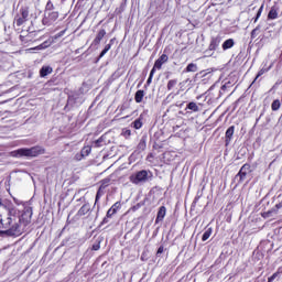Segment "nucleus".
I'll use <instances>...</instances> for the list:
<instances>
[{
  "instance_id": "nucleus-14",
  "label": "nucleus",
  "mask_w": 282,
  "mask_h": 282,
  "mask_svg": "<svg viewBox=\"0 0 282 282\" xmlns=\"http://www.w3.org/2000/svg\"><path fill=\"white\" fill-rule=\"evenodd\" d=\"M275 19H279V6H272L268 13L269 21H274Z\"/></svg>"
},
{
  "instance_id": "nucleus-26",
  "label": "nucleus",
  "mask_w": 282,
  "mask_h": 282,
  "mask_svg": "<svg viewBox=\"0 0 282 282\" xmlns=\"http://www.w3.org/2000/svg\"><path fill=\"white\" fill-rule=\"evenodd\" d=\"M271 109L272 111H279L281 109V100H273V102L271 104Z\"/></svg>"
},
{
  "instance_id": "nucleus-9",
  "label": "nucleus",
  "mask_w": 282,
  "mask_h": 282,
  "mask_svg": "<svg viewBox=\"0 0 282 282\" xmlns=\"http://www.w3.org/2000/svg\"><path fill=\"white\" fill-rule=\"evenodd\" d=\"M164 63H169V55L166 54H162L155 62H154V66L152 67V69H154V72L156 69H162V65H164Z\"/></svg>"
},
{
  "instance_id": "nucleus-15",
  "label": "nucleus",
  "mask_w": 282,
  "mask_h": 282,
  "mask_svg": "<svg viewBox=\"0 0 282 282\" xmlns=\"http://www.w3.org/2000/svg\"><path fill=\"white\" fill-rule=\"evenodd\" d=\"M107 36V31L101 29L98 31L96 37L93 41V45H100V42Z\"/></svg>"
},
{
  "instance_id": "nucleus-7",
  "label": "nucleus",
  "mask_w": 282,
  "mask_h": 282,
  "mask_svg": "<svg viewBox=\"0 0 282 282\" xmlns=\"http://www.w3.org/2000/svg\"><path fill=\"white\" fill-rule=\"evenodd\" d=\"M250 173H252V166L250 165V163H245L240 167L239 172L236 174V177H239L238 184H243L246 177H248Z\"/></svg>"
},
{
  "instance_id": "nucleus-12",
  "label": "nucleus",
  "mask_w": 282,
  "mask_h": 282,
  "mask_svg": "<svg viewBox=\"0 0 282 282\" xmlns=\"http://www.w3.org/2000/svg\"><path fill=\"white\" fill-rule=\"evenodd\" d=\"M220 43H221V37H219V36L212 37L209 45H208V51L215 52L217 50V47H219Z\"/></svg>"
},
{
  "instance_id": "nucleus-28",
  "label": "nucleus",
  "mask_w": 282,
  "mask_h": 282,
  "mask_svg": "<svg viewBox=\"0 0 282 282\" xmlns=\"http://www.w3.org/2000/svg\"><path fill=\"white\" fill-rule=\"evenodd\" d=\"M267 72H269V68H262L258 72L256 78L252 82V85H254V83H257V80H259V78H261V76H263V74H267Z\"/></svg>"
},
{
  "instance_id": "nucleus-32",
  "label": "nucleus",
  "mask_w": 282,
  "mask_h": 282,
  "mask_svg": "<svg viewBox=\"0 0 282 282\" xmlns=\"http://www.w3.org/2000/svg\"><path fill=\"white\" fill-rule=\"evenodd\" d=\"M142 118H138L132 122V126L134 127V129H142Z\"/></svg>"
},
{
  "instance_id": "nucleus-30",
  "label": "nucleus",
  "mask_w": 282,
  "mask_h": 282,
  "mask_svg": "<svg viewBox=\"0 0 282 282\" xmlns=\"http://www.w3.org/2000/svg\"><path fill=\"white\" fill-rule=\"evenodd\" d=\"M279 274H282V267L278 268L276 272L273 273L270 278H268V282H273Z\"/></svg>"
},
{
  "instance_id": "nucleus-19",
  "label": "nucleus",
  "mask_w": 282,
  "mask_h": 282,
  "mask_svg": "<svg viewBox=\"0 0 282 282\" xmlns=\"http://www.w3.org/2000/svg\"><path fill=\"white\" fill-rule=\"evenodd\" d=\"M259 34H261V24H258L250 33V37L251 41H254V39H257V36H259Z\"/></svg>"
},
{
  "instance_id": "nucleus-20",
  "label": "nucleus",
  "mask_w": 282,
  "mask_h": 282,
  "mask_svg": "<svg viewBox=\"0 0 282 282\" xmlns=\"http://www.w3.org/2000/svg\"><path fill=\"white\" fill-rule=\"evenodd\" d=\"M183 72H184V74L197 72V64L189 63Z\"/></svg>"
},
{
  "instance_id": "nucleus-33",
  "label": "nucleus",
  "mask_w": 282,
  "mask_h": 282,
  "mask_svg": "<svg viewBox=\"0 0 282 282\" xmlns=\"http://www.w3.org/2000/svg\"><path fill=\"white\" fill-rule=\"evenodd\" d=\"M46 12H54V3H52V0H48L45 7Z\"/></svg>"
},
{
  "instance_id": "nucleus-37",
  "label": "nucleus",
  "mask_w": 282,
  "mask_h": 282,
  "mask_svg": "<svg viewBox=\"0 0 282 282\" xmlns=\"http://www.w3.org/2000/svg\"><path fill=\"white\" fill-rule=\"evenodd\" d=\"M162 252H164V247H159L158 251H156V257H160V254H162Z\"/></svg>"
},
{
  "instance_id": "nucleus-6",
  "label": "nucleus",
  "mask_w": 282,
  "mask_h": 282,
  "mask_svg": "<svg viewBox=\"0 0 282 282\" xmlns=\"http://www.w3.org/2000/svg\"><path fill=\"white\" fill-rule=\"evenodd\" d=\"M59 13L58 11H45L44 18L42 19L43 25H54L58 21Z\"/></svg>"
},
{
  "instance_id": "nucleus-16",
  "label": "nucleus",
  "mask_w": 282,
  "mask_h": 282,
  "mask_svg": "<svg viewBox=\"0 0 282 282\" xmlns=\"http://www.w3.org/2000/svg\"><path fill=\"white\" fill-rule=\"evenodd\" d=\"M164 217H166V207L161 206L156 214L155 224H160V221H164Z\"/></svg>"
},
{
  "instance_id": "nucleus-11",
  "label": "nucleus",
  "mask_w": 282,
  "mask_h": 282,
  "mask_svg": "<svg viewBox=\"0 0 282 282\" xmlns=\"http://www.w3.org/2000/svg\"><path fill=\"white\" fill-rule=\"evenodd\" d=\"M89 153H91V148L90 145H86L82 149L80 153H77L75 155V160H77V162H80V160H83L84 158H87Z\"/></svg>"
},
{
  "instance_id": "nucleus-8",
  "label": "nucleus",
  "mask_w": 282,
  "mask_h": 282,
  "mask_svg": "<svg viewBox=\"0 0 282 282\" xmlns=\"http://www.w3.org/2000/svg\"><path fill=\"white\" fill-rule=\"evenodd\" d=\"M109 184H111V178L106 177L104 180L100 181V186L96 193V197H95V206L96 204H98V202H100V197L102 195H105V189L109 186Z\"/></svg>"
},
{
  "instance_id": "nucleus-29",
  "label": "nucleus",
  "mask_w": 282,
  "mask_h": 282,
  "mask_svg": "<svg viewBox=\"0 0 282 282\" xmlns=\"http://www.w3.org/2000/svg\"><path fill=\"white\" fill-rule=\"evenodd\" d=\"M210 235H213V229L208 228L202 237V241H208V239H210Z\"/></svg>"
},
{
  "instance_id": "nucleus-43",
  "label": "nucleus",
  "mask_w": 282,
  "mask_h": 282,
  "mask_svg": "<svg viewBox=\"0 0 282 282\" xmlns=\"http://www.w3.org/2000/svg\"><path fill=\"white\" fill-rule=\"evenodd\" d=\"M35 50H45V46L43 44H40L35 47Z\"/></svg>"
},
{
  "instance_id": "nucleus-22",
  "label": "nucleus",
  "mask_w": 282,
  "mask_h": 282,
  "mask_svg": "<svg viewBox=\"0 0 282 282\" xmlns=\"http://www.w3.org/2000/svg\"><path fill=\"white\" fill-rule=\"evenodd\" d=\"M111 45H113V39H111L110 43L107 44L105 48L101 51V53L99 54L98 61H100V58H102V56H105V54H107V52L111 50Z\"/></svg>"
},
{
  "instance_id": "nucleus-34",
  "label": "nucleus",
  "mask_w": 282,
  "mask_h": 282,
  "mask_svg": "<svg viewBox=\"0 0 282 282\" xmlns=\"http://www.w3.org/2000/svg\"><path fill=\"white\" fill-rule=\"evenodd\" d=\"M65 32H67V28L64 29L63 31L56 33V34L53 36V40H54V41H57V39H61L62 36H65Z\"/></svg>"
},
{
  "instance_id": "nucleus-35",
  "label": "nucleus",
  "mask_w": 282,
  "mask_h": 282,
  "mask_svg": "<svg viewBox=\"0 0 282 282\" xmlns=\"http://www.w3.org/2000/svg\"><path fill=\"white\" fill-rule=\"evenodd\" d=\"M155 74V68L154 69H151L150 72V75H149V78L147 80V85H151V83H153V76Z\"/></svg>"
},
{
  "instance_id": "nucleus-5",
  "label": "nucleus",
  "mask_w": 282,
  "mask_h": 282,
  "mask_svg": "<svg viewBox=\"0 0 282 282\" xmlns=\"http://www.w3.org/2000/svg\"><path fill=\"white\" fill-rule=\"evenodd\" d=\"M131 184H142L149 180V172L147 170H141L129 177Z\"/></svg>"
},
{
  "instance_id": "nucleus-36",
  "label": "nucleus",
  "mask_w": 282,
  "mask_h": 282,
  "mask_svg": "<svg viewBox=\"0 0 282 282\" xmlns=\"http://www.w3.org/2000/svg\"><path fill=\"white\" fill-rule=\"evenodd\" d=\"M102 141H104L102 137H100L95 141L96 149H99V147H102Z\"/></svg>"
},
{
  "instance_id": "nucleus-39",
  "label": "nucleus",
  "mask_w": 282,
  "mask_h": 282,
  "mask_svg": "<svg viewBox=\"0 0 282 282\" xmlns=\"http://www.w3.org/2000/svg\"><path fill=\"white\" fill-rule=\"evenodd\" d=\"M99 248H100V242H97V243L93 245L91 250L97 251Z\"/></svg>"
},
{
  "instance_id": "nucleus-41",
  "label": "nucleus",
  "mask_w": 282,
  "mask_h": 282,
  "mask_svg": "<svg viewBox=\"0 0 282 282\" xmlns=\"http://www.w3.org/2000/svg\"><path fill=\"white\" fill-rule=\"evenodd\" d=\"M123 135H126V137H130L131 135V130H126L124 132H123Z\"/></svg>"
},
{
  "instance_id": "nucleus-4",
  "label": "nucleus",
  "mask_w": 282,
  "mask_h": 282,
  "mask_svg": "<svg viewBox=\"0 0 282 282\" xmlns=\"http://www.w3.org/2000/svg\"><path fill=\"white\" fill-rule=\"evenodd\" d=\"M120 208H122V203L118 200L107 210L106 216L100 223V226H105V224H109V219L113 218V215H117Z\"/></svg>"
},
{
  "instance_id": "nucleus-23",
  "label": "nucleus",
  "mask_w": 282,
  "mask_h": 282,
  "mask_svg": "<svg viewBox=\"0 0 282 282\" xmlns=\"http://www.w3.org/2000/svg\"><path fill=\"white\" fill-rule=\"evenodd\" d=\"M186 109H189V111H193L194 113H197L199 111V106H197L196 102L191 101L187 104Z\"/></svg>"
},
{
  "instance_id": "nucleus-2",
  "label": "nucleus",
  "mask_w": 282,
  "mask_h": 282,
  "mask_svg": "<svg viewBox=\"0 0 282 282\" xmlns=\"http://www.w3.org/2000/svg\"><path fill=\"white\" fill-rule=\"evenodd\" d=\"M45 153V149L36 145L32 148H21L13 152H11V155L13 158H39V155H43Z\"/></svg>"
},
{
  "instance_id": "nucleus-17",
  "label": "nucleus",
  "mask_w": 282,
  "mask_h": 282,
  "mask_svg": "<svg viewBox=\"0 0 282 282\" xmlns=\"http://www.w3.org/2000/svg\"><path fill=\"white\" fill-rule=\"evenodd\" d=\"M53 72L54 69L51 66H42L40 69V76L41 78H45V76H50Z\"/></svg>"
},
{
  "instance_id": "nucleus-18",
  "label": "nucleus",
  "mask_w": 282,
  "mask_h": 282,
  "mask_svg": "<svg viewBox=\"0 0 282 282\" xmlns=\"http://www.w3.org/2000/svg\"><path fill=\"white\" fill-rule=\"evenodd\" d=\"M231 47H235V40L228 39L223 43V50L226 52V50H231Z\"/></svg>"
},
{
  "instance_id": "nucleus-13",
  "label": "nucleus",
  "mask_w": 282,
  "mask_h": 282,
  "mask_svg": "<svg viewBox=\"0 0 282 282\" xmlns=\"http://www.w3.org/2000/svg\"><path fill=\"white\" fill-rule=\"evenodd\" d=\"M232 135H235V126H231L226 130V133H225L226 147H228L232 141Z\"/></svg>"
},
{
  "instance_id": "nucleus-1",
  "label": "nucleus",
  "mask_w": 282,
  "mask_h": 282,
  "mask_svg": "<svg viewBox=\"0 0 282 282\" xmlns=\"http://www.w3.org/2000/svg\"><path fill=\"white\" fill-rule=\"evenodd\" d=\"M32 207H25L21 212L12 200L0 198V235L21 237L32 224Z\"/></svg>"
},
{
  "instance_id": "nucleus-38",
  "label": "nucleus",
  "mask_w": 282,
  "mask_h": 282,
  "mask_svg": "<svg viewBox=\"0 0 282 282\" xmlns=\"http://www.w3.org/2000/svg\"><path fill=\"white\" fill-rule=\"evenodd\" d=\"M42 45H44V48L47 50V47H50V45H52V43L50 41H45L42 43Z\"/></svg>"
},
{
  "instance_id": "nucleus-40",
  "label": "nucleus",
  "mask_w": 282,
  "mask_h": 282,
  "mask_svg": "<svg viewBox=\"0 0 282 282\" xmlns=\"http://www.w3.org/2000/svg\"><path fill=\"white\" fill-rule=\"evenodd\" d=\"M270 213H272V212H267V213L262 214V217L264 219H268V217H270Z\"/></svg>"
},
{
  "instance_id": "nucleus-27",
  "label": "nucleus",
  "mask_w": 282,
  "mask_h": 282,
  "mask_svg": "<svg viewBox=\"0 0 282 282\" xmlns=\"http://www.w3.org/2000/svg\"><path fill=\"white\" fill-rule=\"evenodd\" d=\"M263 8H264V4L262 3L258 10L256 17L252 19L253 23H257V21H259V19H261V14H263Z\"/></svg>"
},
{
  "instance_id": "nucleus-21",
  "label": "nucleus",
  "mask_w": 282,
  "mask_h": 282,
  "mask_svg": "<svg viewBox=\"0 0 282 282\" xmlns=\"http://www.w3.org/2000/svg\"><path fill=\"white\" fill-rule=\"evenodd\" d=\"M134 100L137 104L142 102V100H144V90H137L134 94Z\"/></svg>"
},
{
  "instance_id": "nucleus-10",
  "label": "nucleus",
  "mask_w": 282,
  "mask_h": 282,
  "mask_svg": "<svg viewBox=\"0 0 282 282\" xmlns=\"http://www.w3.org/2000/svg\"><path fill=\"white\" fill-rule=\"evenodd\" d=\"M87 213H91V206L89 205V203L84 204L76 213L75 217L76 219H80V217H85Z\"/></svg>"
},
{
  "instance_id": "nucleus-42",
  "label": "nucleus",
  "mask_w": 282,
  "mask_h": 282,
  "mask_svg": "<svg viewBox=\"0 0 282 282\" xmlns=\"http://www.w3.org/2000/svg\"><path fill=\"white\" fill-rule=\"evenodd\" d=\"M276 210L282 208V200L275 205Z\"/></svg>"
},
{
  "instance_id": "nucleus-24",
  "label": "nucleus",
  "mask_w": 282,
  "mask_h": 282,
  "mask_svg": "<svg viewBox=\"0 0 282 282\" xmlns=\"http://www.w3.org/2000/svg\"><path fill=\"white\" fill-rule=\"evenodd\" d=\"M138 151H147V139L142 138L137 147Z\"/></svg>"
},
{
  "instance_id": "nucleus-31",
  "label": "nucleus",
  "mask_w": 282,
  "mask_h": 282,
  "mask_svg": "<svg viewBox=\"0 0 282 282\" xmlns=\"http://www.w3.org/2000/svg\"><path fill=\"white\" fill-rule=\"evenodd\" d=\"M20 41L21 43H30V41H32V35L31 34H28L26 36L25 35H20Z\"/></svg>"
},
{
  "instance_id": "nucleus-25",
  "label": "nucleus",
  "mask_w": 282,
  "mask_h": 282,
  "mask_svg": "<svg viewBox=\"0 0 282 282\" xmlns=\"http://www.w3.org/2000/svg\"><path fill=\"white\" fill-rule=\"evenodd\" d=\"M177 87V79H170L167 82V91H173Z\"/></svg>"
},
{
  "instance_id": "nucleus-3",
  "label": "nucleus",
  "mask_w": 282,
  "mask_h": 282,
  "mask_svg": "<svg viewBox=\"0 0 282 282\" xmlns=\"http://www.w3.org/2000/svg\"><path fill=\"white\" fill-rule=\"evenodd\" d=\"M30 19V7H21L19 13L14 17V23L18 28H21L24 23H28Z\"/></svg>"
}]
</instances>
